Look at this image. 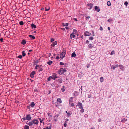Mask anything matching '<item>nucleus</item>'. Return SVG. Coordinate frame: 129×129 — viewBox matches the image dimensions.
I'll use <instances>...</instances> for the list:
<instances>
[{"label":"nucleus","mask_w":129,"mask_h":129,"mask_svg":"<svg viewBox=\"0 0 129 129\" xmlns=\"http://www.w3.org/2000/svg\"><path fill=\"white\" fill-rule=\"evenodd\" d=\"M33 51V50H31V49H30V50H29V52H31V51Z\"/></svg>","instance_id":"59"},{"label":"nucleus","mask_w":129,"mask_h":129,"mask_svg":"<svg viewBox=\"0 0 129 129\" xmlns=\"http://www.w3.org/2000/svg\"><path fill=\"white\" fill-rule=\"evenodd\" d=\"M57 44V42L56 41H55L52 42V44H51V46L52 47H54L55 46V45H56Z\"/></svg>","instance_id":"10"},{"label":"nucleus","mask_w":129,"mask_h":129,"mask_svg":"<svg viewBox=\"0 0 129 129\" xmlns=\"http://www.w3.org/2000/svg\"><path fill=\"white\" fill-rule=\"evenodd\" d=\"M52 61H49V65H50L52 63Z\"/></svg>","instance_id":"48"},{"label":"nucleus","mask_w":129,"mask_h":129,"mask_svg":"<svg viewBox=\"0 0 129 129\" xmlns=\"http://www.w3.org/2000/svg\"><path fill=\"white\" fill-rule=\"evenodd\" d=\"M57 81L59 83H61L62 82V79L61 78L59 79Z\"/></svg>","instance_id":"23"},{"label":"nucleus","mask_w":129,"mask_h":129,"mask_svg":"<svg viewBox=\"0 0 129 129\" xmlns=\"http://www.w3.org/2000/svg\"><path fill=\"white\" fill-rule=\"evenodd\" d=\"M113 20H112V19H109L108 20V21L109 22H110L111 21H113Z\"/></svg>","instance_id":"44"},{"label":"nucleus","mask_w":129,"mask_h":129,"mask_svg":"<svg viewBox=\"0 0 129 129\" xmlns=\"http://www.w3.org/2000/svg\"><path fill=\"white\" fill-rule=\"evenodd\" d=\"M119 66L118 64L113 65L112 66L111 68L113 70H114L115 68L118 67Z\"/></svg>","instance_id":"9"},{"label":"nucleus","mask_w":129,"mask_h":129,"mask_svg":"<svg viewBox=\"0 0 129 129\" xmlns=\"http://www.w3.org/2000/svg\"><path fill=\"white\" fill-rule=\"evenodd\" d=\"M70 105L69 106L73 107L75 106L74 103H69Z\"/></svg>","instance_id":"22"},{"label":"nucleus","mask_w":129,"mask_h":129,"mask_svg":"<svg viewBox=\"0 0 129 129\" xmlns=\"http://www.w3.org/2000/svg\"><path fill=\"white\" fill-rule=\"evenodd\" d=\"M57 78V76L55 74H53L51 76L49 77V81L51 79H55L56 78Z\"/></svg>","instance_id":"5"},{"label":"nucleus","mask_w":129,"mask_h":129,"mask_svg":"<svg viewBox=\"0 0 129 129\" xmlns=\"http://www.w3.org/2000/svg\"><path fill=\"white\" fill-rule=\"evenodd\" d=\"M93 46V45L91 44H89L88 45V48L90 49L92 48Z\"/></svg>","instance_id":"11"},{"label":"nucleus","mask_w":129,"mask_h":129,"mask_svg":"<svg viewBox=\"0 0 129 129\" xmlns=\"http://www.w3.org/2000/svg\"><path fill=\"white\" fill-rule=\"evenodd\" d=\"M75 35L74 34H72L70 35V37L71 39L74 38L75 37Z\"/></svg>","instance_id":"20"},{"label":"nucleus","mask_w":129,"mask_h":129,"mask_svg":"<svg viewBox=\"0 0 129 129\" xmlns=\"http://www.w3.org/2000/svg\"><path fill=\"white\" fill-rule=\"evenodd\" d=\"M59 64L61 65H64V63L62 62H60L59 63Z\"/></svg>","instance_id":"43"},{"label":"nucleus","mask_w":129,"mask_h":129,"mask_svg":"<svg viewBox=\"0 0 129 129\" xmlns=\"http://www.w3.org/2000/svg\"><path fill=\"white\" fill-rule=\"evenodd\" d=\"M66 54V51L65 50H63V52L60 54V58L62 59L65 56Z\"/></svg>","instance_id":"4"},{"label":"nucleus","mask_w":129,"mask_h":129,"mask_svg":"<svg viewBox=\"0 0 129 129\" xmlns=\"http://www.w3.org/2000/svg\"><path fill=\"white\" fill-rule=\"evenodd\" d=\"M64 86H63L61 88V90H62V92H64V91H65V89L64 88Z\"/></svg>","instance_id":"33"},{"label":"nucleus","mask_w":129,"mask_h":129,"mask_svg":"<svg viewBox=\"0 0 129 129\" xmlns=\"http://www.w3.org/2000/svg\"><path fill=\"white\" fill-rule=\"evenodd\" d=\"M26 120H29L31 119V117L30 116V114H27L26 116Z\"/></svg>","instance_id":"6"},{"label":"nucleus","mask_w":129,"mask_h":129,"mask_svg":"<svg viewBox=\"0 0 129 129\" xmlns=\"http://www.w3.org/2000/svg\"><path fill=\"white\" fill-rule=\"evenodd\" d=\"M98 120L99 122H100L101 121V119L100 118Z\"/></svg>","instance_id":"50"},{"label":"nucleus","mask_w":129,"mask_h":129,"mask_svg":"<svg viewBox=\"0 0 129 129\" xmlns=\"http://www.w3.org/2000/svg\"><path fill=\"white\" fill-rule=\"evenodd\" d=\"M86 67H87V68H88L89 67V65L88 64V65H87L86 66Z\"/></svg>","instance_id":"58"},{"label":"nucleus","mask_w":129,"mask_h":129,"mask_svg":"<svg viewBox=\"0 0 129 129\" xmlns=\"http://www.w3.org/2000/svg\"><path fill=\"white\" fill-rule=\"evenodd\" d=\"M100 29L101 30H103V28L102 27H101V26H100Z\"/></svg>","instance_id":"47"},{"label":"nucleus","mask_w":129,"mask_h":129,"mask_svg":"<svg viewBox=\"0 0 129 129\" xmlns=\"http://www.w3.org/2000/svg\"><path fill=\"white\" fill-rule=\"evenodd\" d=\"M66 72V70L63 69V68H61L60 70L58 71V74H59L61 75L63 74L64 72Z\"/></svg>","instance_id":"2"},{"label":"nucleus","mask_w":129,"mask_h":129,"mask_svg":"<svg viewBox=\"0 0 129 129\" xmlns=\"http://www.w3.org/2000/svg\"><path fill=\"white\" fill-rule=\"evenodd\" d=\"M17 58L20 59H21L22 58V56L21 55H20L18 56Z\"/></svg>","instance_id":"37"},{"label":"nucleus","mask_w":129,"mask_h":129,"mask_svg":"<svg viewBox=\"0 0 129 129\" xmlns=\"http://www.w3.org/2000/svg\"><path fill=\"white\" fill-rule=\"evenodd\" d=\"M94 9L95 11H96L97 12H99L100 11V10L99 9Z\"/></svg>","instance_id":"32"},{"label":"nucleus","mask_w":129,"mask_h":129,"mask_svg":"<svg viewBox=\"0 0 129 129\" xmlns=\"http://www.w3.org/2000/svg\"><path fill=\"white\" fill-rule=\"evenodd\" d=\"M91 35V34L90 33H89V32H88V31H86L85 33V36H90Z\"/></svg>","instance_id":"14"},{"label":"nucleus","mask_w":129,"mask_h":129,"mask_svg":"<svg viewBox=\"0 0 129 129\" xmlns=\"http://www.w3.org/2000/svg\"><path fill=\"white\" fill-rule=\"evenodd\" d=\"M59 56H57L56 57V59H58L59 58Z\"/></svg>","instance_id":"60"},{"label":"nucleus","mask_w":129,"mask_h":129,"mask_svg":"<svg viewBox=\"0 0 129 129\" xmlns=\"http://www.w3.org/2000/svg\"><path fill=\"white\" fill-rule=\"evenodd\" d=\"M92 33H93V36H94V32L93 31Z\"/></svg>","instance_id":"63"},{"label":"nucleus","mask_w":129,"mask_h":129,"mask_svg":"<svg viewBox=\"0 0 129 129\" xmlns=\"http://www.w3.org/2000/svg\"><path fill=\"white\" fill-rule=\"evenodd\" d=\"M88 6H89V8H91L93 6V5L91 4H87Z\"/></svg>","instance_id":"19"},{"label":"nucleus","mask_w":129,"mask_h":129,"mask_svg":"<svg viewBox=\"0 0 129 129\" xmlns=\"http://www.w3.org/2000/svg\"><path fill=\"white\" fill-rule=\"evenodd\" d=\"M43 129H48V127H47L46 128H43Z\"/></svg>","instance_id":"54"},{"label":"nucleus","mask_w":129,"mask_h":129,"mask_svg":"<svg viewBox=\"0 0 129 129\" xmlns=\"http://www.w3.org/2000/svg\"><path fill=\"white\" fill-rule=\"evenodd\" d=\"M61 29L63 30H65V29L64 28H62Z\"/></svg>","instance_id":"62"},{"label":"nucleus","mask_w":129,"mask_h":129,"mask_svg":"<svg viewBox=\"0 0 129 129\" xmlns=\"http://www.w3.org/2000/svg\"><path fill=\"white\" fill-rule=\"evenodd\" d=\"M90 18V17L89 16H88L87 17H86V19H89Z\"/></svg>","instance_id":"49"},{"label":"nucleus","mask_w":129,"mask_h":129,"mask_svg":"<svg viewBox=\"0 0 129 129\" xmlns=\"http://www.w3.org/2000/svg\"><path fill=\"white\" fill-rule=\"evenodd\" d=\"M39 120L40 121V122L41 123H43V124H44V122H43V119H42L40 118H39Z\"/></svg>","instance_id":"27"},{"label":"nucleus","mask_w":129,"mask_h":129,"mask_svg":"<svg viewBox=\"0 0 129 129\" xmlns=\"http://www.w3.org/2000/svg\"><path fill=\"white\" fill-rule=\"evenodd\" d=\"M29 126L28 125H25L24 126V129H29Z\"/></svg>","instance_id":"28"},{"label":"nucleus","mask_w":129,"mask_h":129,"mask_svg":"<svg viewBox=\"0 0 129 129\" xmlns=\"http://www.w3.org/2000/svg\"><path fill=\"white\" fill-rule=\"evenodd\" d=\"M66 123L67 122L65 121L63 124V126L65 127H66L67 126V124H66Z\"/></svg>","instance_id":"35"},{"label":"nucleus","mask_w":129,"mask_h":129,"mask_svg":"<svg viewBox=\"0 0 129 129\" xmlns=\"http://www.w3.org/2000/svg\"><path fill=\"white\" fill-rule=\"evenodd\" d=\"M22 54L23 56L24 57L25 56L26 54L25 53L24 51H23L22 52Z\"/></svg>","instance_id":"26"},{"label":"nucleus","mask_w":129,"mask_h":129,"mask_svg":"<svg viewBox=\"0 0 129 129\" xmlns=\"http://www.w3.org/2000/svg\"><path fill=\"white\" fill-rule=\"evenodd\" d=\"M63 25L64 26H68V23H66V24H63Z\"/></svg>","instance_id":"41"},{"label":"nucleus","mask_w":129,"mask_h":129,"mask_svg":"<svg viewBox=\"0 0 129 129\" xmlns=\"http://www.w3.org/2000/svg\"><path fill=\"white\" fill-rule=\"evenodd\" d=\"M45 10L46 11H48V9H45Z\"/></svg>","instance_id":"56"},{"label":"nucleus","mask_w":129,"mask_h":129,"mask_svg":"<svg viewBox=\"0 0 129 129\" xmlns=\"http://www.w3.org/2000/svg\"><path fill=\"white\" fill-rule=\"evenodd\" d=\"M54 39L52 38L51 39V40H50V41L51 42H54Z\"/></svg>","instance_id":"42"},{"label":"nucleus","mask_w":129,"mask_h":129,"mask_svg":"<svg viewBox=\"0 0 129 129\" xmlns=\"http://www.w3.org/2000/svg\"><path fill=\"white\" fill-rule=\"evenodd\" d=\"M19 24L20 25H22L23 24L24 22L23 21H21L19 22Z\"/></svg>","instance_id":"29"},{"label":"nucleus","mask_w":129,"mask_h":129,"mask_svg":"<svg viewBox=\"0 0 129 129\" xmlns=\"http://www.w3.org/2000/svg\"><path fill=\"white\" fill-rule=\"evenodd\" d=\"M73 98L71 97L70 98L69 100V103H73L74 102Z\"/></svg>","instance_id":"12"},{"label":"nucleus","mask_w":129,"mask_h":129,"mask_svg":"<svg viewBox=\"0 0 129 129\" xmlns=\"http://www.w3.org/2000/svg\"><path fill=\"white\" fill-rule=\"evenodd\" d=\"M30 107L29 106H28L27 107V108L29 109H30Z\"/></svg>","instance_id":"61"},{"label":"nucleus","mask_w":129,"mask_h":129,"mask_svg":"<svg viewBox=\"0 0 129 129\" xmlns=\"http://www.w3.org/2000/svg\"><path fill=\"white\" fill-rule=\"evenodd\" d=\"M35 69L37 70L39 69V71H42L43 70V68H42L41 65H38L35 67Z\"/></svg>","instance_id":"3"},{"label":"nucleus","mask_w":129,"mask_h":129,"mask_svg":"<svg viewBox=\"0 0 129 129\" xmlns=\"http://www.w3.org/2000/svg\"><path fill=\"white\" fill-rule=\"evenodd\" d=\"M127 120V119H125L124 118V119L123 120H121V122H124V121H125V122H126Z\"/></svg>","instance_id":"39"},{"label":"nucleus","mask_w":129,"mask_h":129,"mask_svg":"<svg viewBox=\"0 0 129 129\" xmlns=\"http://www.w3.org/2000/svg\"><path fill=\"white\" fill-rule=\"evenodd\" d=\"M77 106H78L79 107V108L80 109L82 108L83 106H82V103L80 102H78V103Z\"/></svg>","instance_id":"8"},{"label":"nucleus","mask_w":129,"mask_h":129,"mask_svg":"<svg viewBox=\"0 0 129 129\" xmlns=\"http://www.w3.org/2000/svg\"><path fill=\"white\" fill-rule=\"evenodd\" d=\"M39 123V121L37 119H34L28 123V125L29 126H31L33 124L38 125Z\"/></svg>","instance_id":"1"},{"label":"nucleus","mask_w":129,"mask_h":129,"mask_svg":"<svg viewBox=\"0 0 129 129\" xmlns=\"http://www.w3.org/2000/svg\"><path fill=\"white\" fill-rule=\"evenodd\" d=\"M39 62V61L38 60H37L35 62V64L36 63V64H37Z\"/></svg>","instance_id":"52"},{"label":"nucleus","mask_w":129,"mask_h":129,"mask_svg":"<svg viewBox=\"0 0 129 129\" xmlns=\"http://www.w3.org/2000/svg\"><path fill=\"white\" fill-rule=\"evenodd\" d=\"M76 56V54L75 52H73L72 54L71 57H75Z\"/></svg>","instance_id":"18"},{"label":"nucleus","mask_w":129,"mask_h":129,"mask_svg":"<svg viewBox=\"0 0 129 129\" xmlns=\"http://www.w3.org/2000/svg\"><path fill=\"white\" fill-rule=\"evenodd\" d=\"M35 104L33 102H31L30 104V106L31 107H33L35 105Z\"/></svg>","instance_id":"15"},{"label":"nucleus","mask_w":129,"mask_h":129,"mask_svg":"<svg viewBox=\"0 0 129 129\" xmlns=\"http://www.w3.org/2000/svg\"><path fill=\"white\" fill-rule=\"evenodd\" d=\"M57 102L59 103H62V101L61 99L60 98H58L57 100Z\"/></svg>","instance_id":"21"},{"label":"nucleus","mask_w":129,"mask_h":129,"mask_svg":"<svg viewBox=\"0 0 129 129\" xmlns=\"http://www.w3.org/2000/svg\"><path fill=\"white\" fill-rule=\"evenodd\" d=\"M21 44L24 45L26 43V41L25 40H22V41L21 42Z\"/></svg>","instance_id":"17"},{"label":"nucleus","mask_w":129,"mask_h":129,"mask_svg":"<svg viewBox=\"0 0 129 129\" xmlns=\"http://www.w3.org/2000/svg\"><path fill=\"white\" fill-rule=\"evenodd\" d=\"M107 4L108 6H110L111 5V3L109 1H108L107 2Z\"/></svg>","instance_id":"30"},{"label":"nucleus","mask_w":129,"mask_h":129,"mask_svg":"<svg viewBox=\"0 0 129 129\" xmlns=\"http://www.w3.org/2000/svg\"><path fill=\"white\" fill-rule=\"evenodd\" d=\"M71 113H70V112H68L67 114V116H69L71 115Z\"/></svg>","instance_id":"36"},{"label":"nucleus","mask_w":129,"mask_h":129,"mask_svg":"<svg viewBox=\"0 0 129 129\" xmlns=\"http://www.w3.org/2000/svg\"><path fill=\"white\" fill-rule=\"evenodd\" d=\"M22 120H23V121H24L25 120H26V117L25 118H22Z\"/></svg>","instance_id":"51"},{"label":"nucleus","mask_w":129,"mask_h":129,"mask_svg":"<svg viewBox=\"0 0 129 129\" xmlns=\"http://www.w3.org/2000/svg\"><path fill=\"white\" fill-rule=\"evenodd\" d=\"M36 72L35 71L32 72L30 74V76L31 78H33L34 77V75L35 74Z\"/></svg>","instance_id":"7"},{"label":"nucleus","mask_w":129,"mask_h":129,"mask_svg":"<svg viewBox=\"0 0 129 129\" xmlns=\"http://www.w3.org/2000/svg\"><path fill=\"white\" fill-rule=\"evenodd\" d=\"M119 66L120 67V69L122 70H124V66L122 65H120Z\"/></svg>","instance_id":"25"},{"label":"nucleus","mask_w":129,"mask_h":129,"mask_svg":"<svg viewBox=\"0 0 129 129\" xmlns=\"http://www.w3.org/2000/svg\"><path fill=\"white\" fill-rule=\"evenodd\" d=\"M104 80L103 77H101L100 78V81L101 82H103Z\"/></svg>","instance_id":"24"},{"label":"nucleus","mask_w":129,"mask_h":129,"mask_svg":"<svg viewBox=\"0 0 129 129\" xmlns=\"http://www.w3.org/2000/svg\"><path fill=\"white\" fill-rule=\"evenodd\" d=\"M81 110L80 111V112H81L82 113H83L84 112V110L83 108H81Z\"/></svg>","instance_id":"34"},{"label":"nucleus","mask_w":129,"mask_h":129,"mask_svg":"<svg viewBox=\"0 0 129 129\" xmlns=\"http://www.w3.org/2000/svg\"><path fill=\"white\" fill-rule=\"evenodd\" d=\"M51 126H50L49 127V129H51Z\"/></svg>","instance_id":"64"},{"label":"nucleus","mask_w":129,"mask_h":129,"mask_svg":"<svg viewBox=\"0 0 129 129\" xmlns=\"http://www.w3.org/2000/svg\"><path fill=\"white\" fill-rule=\"evenodd\" d=\"M128 4V2H125L124 3V4L126 6H127Z\"/></svg>","instance_id":"45"},{"label":"nucleus","mask_w":129,"mask_h":129,"mask_svg":"<svg viewBox=\"0 0 129 129\" xmlns=\"http://www.w3.org/2000/svg\"><path fill=\"white\" fill-rule=\"evenodd\" d=\"M93 37H89V40H93Z\"/></svg>","instance_id":"40"},{"label":"nucleus","mask_w":129,"mask_h":129,"mask_svg":"<svg viewBox=\"0 0 129 129\" xmlns=\"http://www.w3.org/2000/svg\"><path fill=\"white\" fill-rule=\"evenodd\" d=\"M29 37H30V38L33 39H35V37L34 36L32 35H29L28 36Z\"/></svg>","instance_id":"13"},{"label":"nucleus","mask_w":129,"mask_h":129,"mask_svg":"<svg viewBox=\"0 0 129 129\" xmlns=\"http://www.w3.org/2000/svg\"><path fill=\"white\" fill-rule=\"evenodd\" d=\"M91 96V95H89L88 96V98H90Z\"/></svg>","instance_id":"55"},{"label":"nucleus","mask_w":129,"mask_h":129,"mask_svg":"<svg viewBox=\"0 0 129 129\" xmlns=\"http://www.w3.org/2000/svg\"><path fill=\"white\" fill-rule=\"evenodd\" d=\"M3 38H1L0 39V41L2 42H3Z\"/></svg>","instance_id":"46"},{"label":"nucleus","mask_w":129,"mask_h":129,"mask_svg":"<svg viewBox=\"0 0 129 129\" xmlns=\"http://www.w3.org/2000/svg\"><path fill=\"white\" fill-rule=\"evenodd\" d=\"M74 20H75L76 21H77L78 20H77V18H74Z\"/></svg>","instance_id":"53"},{"label":"nucleus","mask_w":129,"mask_h":129,"mask_svg":"<svg viewBox=\"0 0 129 129\" xmlns=\"http://www.w3.org/2000/svg\"><path fill=\"white\" fill-rule=\"evenodd\" d=\"M115 54V51L114 50H112V52L110 54L111 55H112L113 54Z\"/></svg>","instance_id":"38"},{"label":"nucleus","mask_w":129,"mask_h":129,"mask_svg":"<svg viewBox=\"0 0 129 129\" xmlns=\"http://www.w3.org/2000/svg\"><path fill=\"white\" fill-rule=\"evenodd\" d=\"M86 43H89V41L88 40H86Z\"/></svg>","instance_id":"57"},{"label":"nucleus","mask_w":129,"mask_h":129,"mask_svg":"<svg viewBox=\"0 0 129 129\" xmlns=\"http://www.w3.org/2000/svg\"><path fill=\"white\" fill-rule=\"evenodd\" d=\"M3 11V9H1V10H0V12L1 13V14H2V15H3V14H4L5 12H4V13H3L2 12Z\"/></svg>","instance_id":"31"},{"label":"nucleus","mask_w":129,"mask_h":129,"mask_svg":"<svg viewBox=\"0 0 129 129\" xmlns=\"http://www.w3.org/2000/svg\"><path fill=\"white\" fill-rule=\"evenodd\" d=\"M31 27L33 28H36V25L33 23H32L31 24Z\"/></svg>","instance_id":"16"}]
</instances>
